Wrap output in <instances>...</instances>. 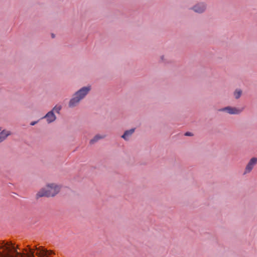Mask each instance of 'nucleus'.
<instances>
[{
	"instance_id": "nucleus-1",
	"label": "nucleus",
	"mask_w": 257,
	"mask_h": 257,
	"mask_svg": "<svg viewBox=\"0 0 257 257\" xmlns=\"http://www.w3.org/2000/svg\"><path fill=\"white\" fill-rule=\"evenodd\" d=\"M60 190V186L55 183L47 184L42 188L37 194V197H53L57 194Z\"/></svg>"
},
{
	"instance_id": "nucleus-2",
	"label": "nucleus",
	"mask_w": 257,
	"mask_h": 257,
	"mask_svg": "<svg viewBox=\"0 0 257 257\" xmlns=\"http://www.w3.org/2000/svg\"><path fill=\"white\" fill-rule=\"evenodd\" d=\"M91 89L90 86H85L81 88L78 91L76 92L72 98L70 100L69 106L73 107L76 106L85 96L88 93Z\"/></svg>"
},
{
	"instance_id": "nucleus-3",
	"label": "nucleus",
	"mask_w": 257,
	"mask_h": 257,
	"mask_svg": "<svg viewBox=\"0 0 257 257\" xmlns=\"http://www.w3.org/2000/svg\"><path fill=\"white\" fill-rule=\"evenodd\" d=\"M244 108L227 106L219 109L220 111H225L229 114H239L243 110Z\"/></svg>"
},
{
	"instance_id": "nucleus-4",
	"label": "nucleus",
	"mask_w": 257,
	"mask_h": 257,
	"mask_svg": "<svg viewBox=\"0 0 257 257\" xmlns=\"http://www.w3.org/2000/svg\"><path fill=\"white\" fill-rule=\"evenodd\" d=\"M256 164L257 158L253 157L251 158L245 168L243 174L245 175L249 173Z\"/></svg>"
},
{
	"instance_id": "nucleus-5",
	"label": "nucleus",
	"mask_w": 257,
	"mask_h": 257,
	"mask_svg": "<svg viewBox=\"0 0 257 257\" xmlns=\"http://www.w3.org/2000/svg\"><path fill=\"white\" fill-rule=\"evenodd\" d=\"M37 252L36 255L39 257H51V255L53 254V252L51 250H48L42 247L39 248L36 247Z\"/></svg>"
},
{
	"instance_id": "nucleus-6",
	"label": "nucleus",
	"mask_w": 257,
	"mask_h": 257,
	"mask_svg": "<svg viewBox=\"0 0 257 257\" xmlns=\"http://www.w3.org/2000/svg\"><path fill=\"white\" fill-rule=\"evenodd\" d=\"M206 8V5L203 3H198L196 5L193 10L196 13H201L204 12Z\"/></svg>"
},
{
	"instance_id": "nucleus-7",
	"label": "nucleus",
	"mask_w": 257,
	"mask_h": 257,
	"mask_svg": "<svg viewBox=\"0 0 257 257\" xmlns=\"http://www.w3.org/2000/svg\"><path fill=\"white\" fill-rule=\"evenodd\" d=\"M46 118L48 123H50L53 121H54L56 119V116L55 115L54 113L53 112V110L50 111L48 112L43 117V118Z\"/></svg>"
},
{
	"instance_id": "nucleus-8",
	"label": "nucleus",
	"mask_w": 257,
	"mask_h": 257,
	"mask_svg": "<svg viewBox=\"0 0 257 257\" xmlns=\"http://www.w3.org/2000/svg\"><path fill=\"white\" fill-rule=\"evenodd\" d=\"M11 135V131L6 130H3L0 133V143L4 141L7 139V138Z\"/></svg>"
},
{
	"instance_id": "nucleus-9",
	"label": "nucleus",
	"mask_w": 257,
	"mask_h": 257,
	"mask_svg": "<svg viewBox=\"0 0 257 257\" xmlns=\"http://www.w3.org/2000/svg\"><path fill=\"white\" fill-rule=\"evenodd\" d=\"M135 130V128H132L130 130L125 131L123 135L121 136V138L126 141L128 140L129 139V138L134 133Z\"/></svg>"
},
{
	"instance_id": "nucleus-10",
	"label": "nucleus",
	"mask_w": 257,
	"mask_h": 257,
	"mask_svg": "<svg viewBox=\"0 0 257 257\" xmlns=\"http://www.w3.org/2000/svg\"><path fill=\"white\" fill-rule=\"evenodd\" d=\"M105 137L104 135L101 136L100 135H96L93 139L90 141V144H93L98 141L99 140L103 139Z\"/></svg>"
},
{
	"instance_id": "nucleus-11",
	"label": "nucleus",
	"mask_w": 257,
	"mask_h": 257,
	"mask_svg": "<svg viewBox=\"0 0 257 257\" xmlns=\"http://www.w3.org/2000/svg\"><path fill=\"white\" fill-rule=\"evenodd\" d=\"M241 94L242 91L239 89H236L233 93V95L235 99H238L239 98H240Z\"/></svg>"
},
{
	"instance_id": "nucleus-12",
	"label": "nucleus",
	"mask_w": 257,
	"mask_h": 257,
	"mask_svg": "<svg viewBox=\"0 0 257 257\" xmlns=\"http://www.w3.org/2000/svg\"><path fill=\"white\" fill-rule=\"evenodd\" d=\"M61 106H57L56 105L55 107H54V108H53V109L52 110H53V112H54V111H55L57 113H59V111L61 110Z\"/></svg>"
},
{
	"instance_id": "nucleus-13",
	"label": "nucleus",
	"mask_w": 257,
	"mask_h": 257,
	"mask_svg": "<svg viewBox=\"0 0 257 257\" xmlns=\"http://www.w3.org/2000/svg\"><path fill=\"white\" fill-rule=\"evenodd\" d=\"M185 136H192V134H191V133H190V132H187V133H185Z\"/></svg>"
},
{
	"instance_id": "nucleus-14",
	"label": "nucleus",
	"mask_w": 257,
	"mask_h": 257,
	"mask_svg": "<svg viewBox=\"0 0 257 257\" xmlns=\"http://www.w3.org/2000/svg\"><path fill=\"white\" fill-rule=\"evenodd\" d=\"M37 123V121H32L31 122L30 124L31 125H34L35 124H36V123Z\"/></svg>"
},
{
	"instance_id": "nucleus-15",
	"label": "nucleus",
	"mask_w": 257,
	"mask_h": 257,
	"mask_svg": "<svg viewBox=\"0 0 257 257\" xmlns=\"http://www.w3.org/2000/svg\"><path fill=\"white\" fill-rule=\"evenodd\" d=\"M1 130H2V128H1V127H0V131H1Z\"/></svg>"
}]
</instances>
